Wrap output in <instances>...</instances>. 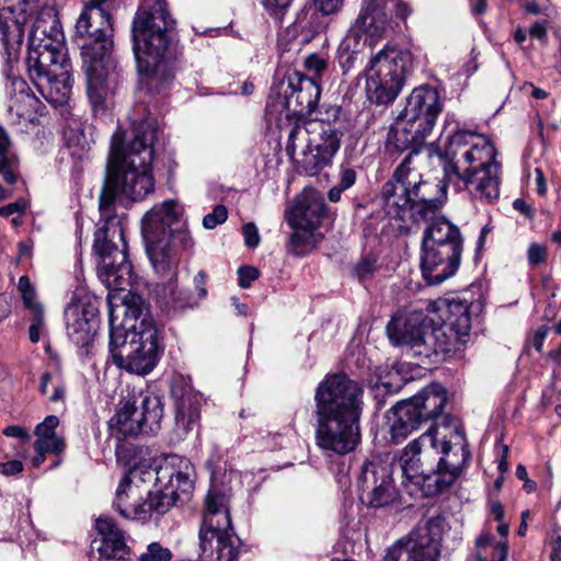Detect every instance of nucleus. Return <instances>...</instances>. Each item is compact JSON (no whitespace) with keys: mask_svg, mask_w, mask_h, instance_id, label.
I'll list each match as a JSON object with an SVG mask.
<instances>
[{"mask_svg":"<svg viewBox=\"0 0 561 561\" xmlns=\"http://www.w3.org/2000/svg\"><path fill=\"white\" fill-rule=\"evenodd\" d=\"M288 88L291 91L288 98L295 99L299 105V112L311 114L317 108L321 88L314 78L295 71L288 76Z\"/></svg>","mask_w":561,"mask_h":561,"instance_id":"32","label":"nucleus"},{"mask_svg":"<svg viewBox=\"0 0 561 561\" xmlns=\"http://www.w3.org/2000/svg\"><path fill=\"white\" fill-rule=\"evenodd\" d=\"M242 234L244 244L248 248H256L261 242V237L257 227L253 222H248L242 226Z\"/></svg>","mask_w":561,"mask_h":561,"instance_id":"47","label":"nucleus"},{"mask_svg":"<svg viewBox=\"0 0 561 561\" xmlns=\"http://www.w3.org/2000/svg\"><path fill=\"white\" fill-rule=\"evenodd\" d=\"M527 259L529 264L531 265H539L543 263L547 259L546 245L539 243H531L527 251Z\"/></svg>","mask_w":561,"mask_h":561,"instance_id":"48","label":"nucleus"},{"mask_svg":"<svg viewBox=\"0 0 561 561\" xmlns=\"http://www.w3.org/2000/svg\"><path fill=\"white\" fill-rule=\"evenodd\" d=\"M95 528L101 537V545L98 547L100 559L127 560L130 557L124 533L112 518L104 516L96 518Z\"/></svg>","mask_w":561,"mask_h":561,"instance_id":"28","label":"nucleus"},{"mask_svg":"<svg viewBox=\"0 0 561 561\" xmlns=\"http://www.w3.org/2000/svg\"><path fill=\"white\" fill-rule=\"evenodd\" d=\"M19 290L21 293L23 302L25 307L33 312L37 310H43L41 305L36 301L35 289L30 282L27 276H21L19 279Z\"/></svg>","mask_w":561,"mask_h":561,"instance_id":"42","label":"nucleus"},{"mask_svg":"<svg viewBox=\"0 0 561 561\" xmlns=\"http://www.w3.org/2000/svg\"><path fill=\"white\" fill-rule=\"evenodd\" d=\"M356 181V172L351 168H345L341 170L340 173V183L342 190H348Z\"/></svg>","mask_w":561,"mask_h":561,"instance_id":"57","label":"nucleus"},{"mask_svg":"<svg viewBox=\"0 0 561 561\" xmlns=\"http://www.w3.org/2000/svg\"><path fill=\"white\" fill-rule=\"evenodd\" d=\"M111 0H89L76 23V37L81 47L87 76V92L94 110L103 108L110 95L108 77L113 67V21Z\"/></svg>","mask_w":561,"mask_h":561,"instance_id":"4","label":"nucleus"},{"mask_svg":"<svg viewBox=\"0 0 561 561\" xmlns=\"http://www.w3.org/2000/svg\"><path fill=\"white\" fill-rule=\"evenodd\" d=\"M98 308L91 301L78 300L65 309L66 329L69 339L85 347L93 341L98 327Z\"/></svg>","mask_w":561,"mask_h":561,"instance_id":"23","label":"nucleus"},{"mask_svg":"<svg viewBox=\"0 0 561 561\" xmlns=\"http://www.w3.org/2000/svg\"><path fill=\"white\" fill-rule=\"evenodd\" d=\"M206 284V274L204 271H199L194 277V285L197 290V295L199 299H205L207 296V289L205 287Z\"/></svg>","mask_w":561,"mask_h":561,"instance_id":"60","label":"nucleus"},{"mask_svg":"<svg viewBox=\"0 0 561 561\" xmlns=\"http://www.w3.org/2000/svg\"><path fill=\"white\" fill-rule=\"evenodd\" d=\"M293 0H262L263 7L271 15L278 18L288 9Z\"/></svg>","mask_w":561,"mask_h":561,"instance_id":"50","label":"nucleus"},{"mask_svg":"<svg viewBox=\"0 0 561 561\" xmlns=\"http://www.w3.org/2000/svg\"><path fill=\"white\" fill-rule=\"evenodd\" d=\"M201 394L192 389L184 390L176 401L175 430L180 438L188 433L198 431L199 410L202 407Z\"/></svg>","mask_w":561,"mask_h":561,"instance_id":"31","label":"nucleus"},{"mask_svg":"<svg viewBox=\"0 0 561 561\" xmlns=\"http://www.w3.org/2000/svg\"><path fill=\"white\" fill-rule=\"evenodd\" d=\"M444 164L448 181L480 169L499 164L496 149L484 135L470 130H457L448 139Z\"/></svg>","mask_w":561,"mask_h":561,"instance_id":"13","label":"nucleus"},{"mask_svg":"<svg viewBox=\"0 0 561 561\" xmlns=\"http://www.w3.org/2000/svg\"><path fill=\"white\" fill-rule=\"evenodd\" d=\"M427 330L428 321L423 311H401L389 321L387 335L393 345L408 346L421 356Z\"/></svg>","mask_w":561,"mask_h":561,"instance_id":"20","label":"nucleus"},{"mask_svg":"<svg viewBox=\"0 0 561 561\" xmlns=\"http://www.w3.org/2000/svg\"><path fill=\"white\" fill-rule=\"evenodd\" d=\"M405 401L423 424L440 415L447 402V393L440 385L433 383Z\"/></svg>","mask_w":561,"mask_h":561,"instance_id":"29","label":"nucleus"},{"mask_svg":"<svg viewBox=\"0 0 561 561\" xmlns=\"http://www.w3.org/2000/svg\"><path fill=\"white\" fill-rule=\"evenodd\" d=\"M203 561H237L240 539L234 535L225 495L209 491L199 529Z\"/></svg>","mask_w":561,"mask_h":561,"instance_id":"9","label":"nucleus"},{"mask_svg":"<svg viewBox=\"0 0 561 561\" xmlns=\"http://www.w3.org/2000/svg\"><path fill=\"white\" fill-rule=\"evenodd\" d=\"M547 359L550 360L554 366H561V342L557 348L547 353Z\"/></svg>","mask_w":561,"mask_h":561,"instance_id":"64","label":"nucleus"},{"mask_svg":"<svg viewBox=\"0 0 561 561\" xmlns=\"http://www.w3.org/2000/svg\"><path fill=\"white\" fill-rule=\"evenodd\" d=\"M45 327L43 310L33 312L32 323L28 329V336L32 343H37L41 339V333Z\"/></svg>","mask_w":561,"mask_h":561,"instance_id":"46","label":"nucleus"},{"mask_svg":"<svg viewBox=\"0 0 561 561\" xmlns=\"http://www.w3.org/2000/svg\"><path fill=\"white\" fill-rule=\"evenodd\" d=\"M156 480L163 486V490L151 492L147 489L146 504L148 522L156 515L165 514L175 503L179 493H185L192 488L190 477L181 470L160 467L156 472Z\"/></svg>","mask_w":561,"mask_h":561,"instance_id":"19","label":"nucleus"},{"mask_svg":"<svg viewBox=\"0 0 561 561\" xmlns=\"http://www.w3.org/2000/svg\"><path fill=\"white\" fill-rule=\"evenodd\" d=\"M27 206L28 204L24 198H19L18 201L1 207L0 215L3 217H9L13 214L21 215L26 210Z\"/></svg>","mask_w":561,"mask_h":561,"instance_id":"52","label":"nucleus"},{"mask_svg":"<svg viewBox=\"0 0 561 561\" xmlns=\"http://www.w3.org/2000/svg\"><path fill=\"white\" fill-rule=\"evenodd\" d=\"M23 470V463L20 460H10L0 463V471L4 476H14Z\"/></svg>","mask_w":561,"mask_h":561,"instance_id":"58","label":"nucleus"},{"mask_svg":"<svg viewBox=\"0 0 561 561\" xmlns=\"http://www.w3.org/2000/svg\"><path fill=\"white\" fill-rule=\"evenodd\" d=\"M501 163L454 178L465 184L472 199L492 204L500 196Z\"/></svg>","mask_w":561,"mask_h":561,"instance_id":"27","label":"nucleus"},{"mask_svg":"<svg viewBox=\"0 0 561 561\" xmlns=\"http://www.w3.org/2000/svg\"><path fill=\"white\" fill-rule=\"evenodd\" d=\"M156 124L144 119L133 127L131 136L117 128L112 136L107 176L100 195L99 207L104 226L94 248L101 260L99 277L111 290H125L133 282V266L127 260V244L121 221L113 216L117 196L140 202L154 191L152 174Z\"/></svg>","mask_w":561,"mask_h":561,"instance_id":"1","label":"nucleus"},{"mask_svg":"<svg viewBox=\"0 0 561 561\" xmlns=\"http://www.w3.org/2000/svg\"><path fill=\"white\" fill-rule=\"evenodd\" d=\"M409 51L385 47L374 55L365 68L366 94L376 105L392 103L400 94L411 67Z\"/></svg>","mask_w":561,"mask_h":561,"instance_id":"10","label":"nucleus"},{"mask_svg":"<svg viewBox=\"0 0 561 561\" xmlns=\"http://www.w3.org/2000/svg\"><path fill=\"white\" fill-rule=\"evenodd\" d=\"M387 424L389 427L390 440L393 444L402 443L410 434L419 430L422 425L405 400L398 402L387 412Z\"/></svg>","mask_w":561,"mask_h":561,"instance_id":"33","label":"nucleus"},{"mask_svg":"<svg viewBox=\"0 0 561 561\" xmlns=\"http://www.w3.org/2000/svg\"><path fill=\"white\" fill-rule=\"evenodd\" d=\"M227 208L222 205H217L210 214H207L203 219V226L206 229H214L227 220Z\"/></svg>","mask_w":561,"mask_h":561,"instance_id":"44","label":"nucleus"},{"mask_svg":"<svg viewBox=\"0 0 561 561\" xmlns=\"http://www.w3.org/2000/svg\"><path fill=\"white\" fill-rule=\"evenodd\" d=\"M419 156L412 150L398 165L393 178L386 182L381 190L387 213L401 217L405 210H412V204L420 196V190L427 187L428 183L422 181L421 174L412 167L413 160Z\"/></svg>","mask_w":561,"mask_h":561,"instance_id":"18","label":"nucleus"},{"mask_svg":"<svg viewBox=\"0 0 561 561\" xmlns=\"http://www.w3.org/2000/svg\"><path fill=\"white\" fill-rule=\"evenodd\" d=\"M325 205L324 199L316 190L302 191L285 211L288 226L293 229L287 251L295 256H304L313 250L323 239L319 232Z\"/></svg>","mask_w":561,"mask_h":561,"instance_id":"11","label":"nucleus"},{"mask_svg":"<svg viewBox=\"0 0 561 561\" xmlns=\"http://www.w3.org/2000/svg\"><path fill=\"white\" fill-rule=\"evenodd\" d=\"M362 398V387L344 374L330 375L319 383L314 393L316 444L322 451L344 456L357 447Z\"/></svg>","mask_w":561,"mask_h":561,"instance_id":"2","label":"nucleus"},{"mask_svg":"<svg viewBox=\"0 0 561 561\" xmlns=\"http://www.w3.org/2000/svg\"><path fill=\"white\" fill-rule=\"evenodd\" d=\"M305 68L312 75L311 78L320 77L327 68V61L317 54H310L305 58Z\"/></svg>","mask_w":561,"mask_h":561,"instance_id":"45","label":"nucleus"},{"mask_svg":"<svg viewBox=\"0 0 561 561\" xmlns=\"http://www.w3.org/2000/svg\"><path fill=\"white\" fill-rule=\"evenodd\" d=\"M392 479V459L389 455H374L364 462L358 483L362 486H371Z\"/></svg>","mask_w":561,"mask_h":561,"instance_id":"36","label":"nucleus"},{"mask_svg":"<svg viewBox=\"0 0 561 561\" xmlns=\"http://www.w3.org/2000/svg\"><path fill=\"white\" fill-rule=\"evenodd\" d=\"M446 307L447 319L427 331L421 356L442 355L444 359L461 353L470 337L471 319L469 306L465 301H440Z\"/></svg>","mask_w":561,"mask_h":561,"instance_id":"14","label":"nucleus"},{"mask_svg":"<svg viewBox=\"0 0 561 561\" xmlns=\"http://www.w3.org/2000/svg\"><path fill=\"white\" fill-rule=\"evenodd\" d=\"M7 2L10 4L0 12V33L3 47L11 56L20 49L23 41L28 0H7Z\"/></svg>","mask_w":561,"mask_h":561,"instance_id":"25","label":"nucleus"},{"mask_svg":"<svg viewBox=\"0 0 561 561\" xmlns=\"http://www.w3.org/2000/svg\"><path fill=\"white\" fill-rule=\"evenodd\" d=\"M181 208L172 199L154 205L142 218L146 251L154 274L174 295L181 253L193 248L194 241L180 220Z\"/></svg>","mask_w":561,"mask_h":561,"instance_id":"5","label":"nucleus"},{"mask_svg":"<svg viewBox=\"0 0 561 561\" xmlns=\"http://www.w3.org/2000/svg\"><path fill=\"white\" fill-rule=\"evenodd\" d=\"M0 174L8 184H14L19 175V159L3 127H0Z\"/></svg>","mask_w":561,"mask_h":561,"instance_id":"37","label":"nucleus"},{"mask_svg":"<svg viewBox=\"0 0 561 561\" xmlns=\"http://www.w3.org/2000/svg\"><path fill=\"white\" fill-rule=\"evenodd\" d=\"M508 553V547L505 541L497 542L494 547V552L492 556L493 561H506Z\"/></svg>","mask_w":561,"mask_h":561,"instance_id":"61","label":"nucleus"},{"mask_svg":"<svg viewBox=\"0 0 561 561\" xmlns=\"http://www.w3.org/2000/svg\"><path fill=\"white\" fill-rule=\"evenodd\" d=\"M162 417L161 397L149 392L128 393L119 401L108 426L112 435L122 440L141 432L157 431Z\"/></svg>","mask_w":561,"mask_h":561,"instance_id":"12","label":"nucleus"},{"mask_svg":"<svg viewBox=\"0 0 561 561\" xmlns=\"http://www.w3.org/2000/svg\"><path fill=\"white\" fill-rule=\"evenodd\" d=\"M513 207L515 210L524 214L526 217L530 218L533 216V210L529 205L524 199L517 198L513 203Z\"/></svg>","mask_w":561,"mask_h":561,"instance_id":"63","label":"nucleus"},{"mask_svg":"<svg viewBox=\"0 0 561 561\" xmlns=\"http://www.w3.org/2000/svg\"><path fill=\"white\" fill-rule=\"evenodd\" d=\"M356 27L371 38H381L394 28L385 4L377 0H364V8L356 20Z\"/></svg>","mask_w":561,"mask_h":561,"instance_id":"30","label":"nucleus"},{"mask_svg":"<svg viewBox=\"0 0 561 561\" xmlns=\"http://www.w3.org/2000/svg\"><path fill=\"white\" fill-rule=\"evenodd\" d=\"M139 470L131 469L119 482L114 501V507L118 514L129 520L148 523V511L145 507L147 486L139 484Z\"/></svg>","mask_w":561,"mask_h":561,"instance_id":"21","label":"nucleus"},{"mask_svg":"<svg viewBox=\"0 0 561 561\" xmlns=\"http://www.w3.org/2000/svg\"><path fill=\"white\" fill-rule=\"evenodd\" d=\"M26 64L33 82L39 77L53 76L55 71L67 68L69 65L64 42H59V45L53 42L41 43L38 46L35 43H28Z\"/></svg>","mask_w":561,"mask_h":561,"instance_id":"24","label":"nucleus"},{"mask_svg":"<svg viewBox=\"0 0 561 561\" xmlns=\"http://www.w3.org/2000/svg\"><path fill=\"white\" fill-rule=\"evenodd\" d=\"M529 35L531 37L543 39L547 36V27L545 24L540 22H536L529 30Z\"/></svg>","mask_w":561,"mask_h":561,"instance_id":"62","label":"nucleus"},{"mask_svg":"<svg viewBox=\"0 0 561 561\" xmlns=\"http://www.w3.org/2000/svg\"><path fill=\"white\" fill-rule=\"evenodd\" d=\"M259 270L253 266H241L238 270L239 285L242 288H249L251 284L259 277Z\"/></svg>","mask_w":561,"mask_h":561,"instance_id":"49","label":"nucleus"},{"mask_svg":"<svg viewBox=\"0 0 561 561\" xmlns=\"http://www.w3.org/2000/svg\"><path fill=\"white\" fill-rule=\"evenodd\" d=\"M160 350L159 330L150 318L144 317L138 325L127 329L115 324L110 310V353L117 367L147 375L156 367Z\"/></svg>","mask_w":561,"mask_h":561,"instance_id":"7","label":"nucleus"},{"mask_svg":"<svg viewBox=\"0 0 561 561\" xmlns=\"http://www.w3.org/2000/svg\"><path fill=\"white\" fill-rule=\"evenodd\" d=\"M549 328L547 325L539 327L533 336V346L536 348V351L541 352L543 347L545 340L548 335Z\"/></svg>","mask_w":561,"mask_h":561,"instance_id":"59","label":"nucleus"},{"mask_svg":"<svg viewBox=\"0 0 561 561\" xmlns=\"http://www.w3.org/2000/svg\"><path fill=\"white\" fill-rule=\"evenodd\" d=\"M59 424V420L55 415H48L43 422L35 427V435L37 439L34 443V448H43L45 442L53 436H56L55 430Z\"/></svg>","mask_w":561,"mask_h":561,"instance_id":"41","label":"nucleus"},{"mask_svg":"<svg viewBox=\"0 0 561 561\" xmlns=\"http://www.w3.org/2000/svg\"><path fill=\"white\" fill-rule=\"evenodd\" d=\"M171 551L162 547L159 542H151L147 547V551L138 557V561H169Z\"/></svg>","mask_w":561,"mask_h":561,"instance_id":"43","label":"nucleus"},{"mask_svg":"<svg viewBox=\"0 0 561 561\" xmlns=\"http://www.w3.org/2000/svg\"><path fill=\"white\" fill-rule=\"evenodd\" d=\"M431 187L432 185L428 183L427 187L420 190V196L413 202L411 211L421 219H431L432 221L434 218H437L435 215L442 207V201L439 198L427 197Z\"/></svg>","mask_w":561,"mask_h":561,"instance_id":"40","label":"nucleus"},{"mask_svg":"<svg viewBox=\"0 0 561 561\" xmlns=\"http://www.w3.org/2000/svg\"><path fill=\"white\" fill-rule=\"evenodd\" d=\"M35 450H45L47 453L60 454L65 449V442L59 436H53L47 439L43 446V448H34Z\"/></svg>","mask_w":561,"mask_h":561,"instance_id":"54","label":"nucleus"},{"mask_svg":"<svg viewBox=\"0 0 561 561\" xmlns=\"http://www.w3.org/2000/svg\"><path fill=\"white\" fill-rule=\"evenodd\" d=\"M442 529L436 519L419 523L387 550L381 561H438Z\"/></svg>","mask_w":561,"mask_h":561,"instance_id":"16","label":"nucleus"},{"mask_svg":"<svg viewBox=\"0 0 561 561\" xmlns=\"http://www.w3.org/2000/svg\"><path fill=\"white\" fill-rule=\"evenodd\" d=\"M442 112L439 94L430 85L413 89L403 111L389 133V142L398 150L421 144L433 130Z\"/></svg>","mask_w":561,"mask_h":561,"instance_id":"8","label":"nucleus"},{"mask_svg":"<svg viewBox=\"0 0 561 561\" xmlns=\"http://www.w3.org/2000/svg\"><path fill=\"white\" fill-rule=\"evenodd\" d=\"M432 427L435 430L437 449L433 492H442L458 479L470 459V451L457 423L449 425L444 421L442 425L435 423Z\"/></svg>","mask_w":561,"mask_h":561,"instance_id":"15","label":"nucleus"},{"mask_svg":"<svg viewBox=\"0 0 561 561\" xmlns=\"http://www.w3.org/2000/svg\"><path fill=\"white\" fill-rule=\"evenodd\" d=\"M360 491L362 501L366 502L371 507L386 506L392 503L397 496L392 479L380 482L376 485L371 484V486H362Z\"/></svg>","mask_w":561,"mask_h":561,"instance_id":"38","label":"nucleus"},{"mask_svg":"<svg viewBox=\"0 0 561 561\" xmlns=\"http://www.w3.org/2000/svg\"><path fill=\"white\" fill-rule=\"evenodd\" d=\"M435 430L431 426L421 436L410 442L401 451L399 465L403 478L432 492L437 463Z\"/></svg>","mask_w":561,"mask_h":561,"instance_id":"17","label":"nucleus"},{"mask_svg":"<svg viewBox=\"0 0 561 561\" xmlns=\"http://www.w3.org/2000/svg\"><path fill=\"white\" fill-rule=\"evenodd\" d=\"M462 247L446 245L422 249L421 270L430 285H438L458 271L461 262Z\"/></svg>","mask_w":561,"mask_h":561,"instance_id":"22","label":"nucleus"},{"mask_svg":"<svg viewBox=\"0 0 561 561\" xmlns=\"http://www.w3.org/2000/svg\"><path fill=\"white\" fill-rule=\"evenodd\" d=\"M359 32L356 26L352 28L339 47L340 62L343 67H352L360 51V46L365 45V43H360L362 34ZM364 42H367V38H364Z\"/></svg>","mask_w":561,"mask_h":561,"instance_id":"39","label":"nucleus"},{"mask_svg":"<svg viewBox=\"0 0 561 561\" xmlns=\"http://www.w3.org/2000/svg\"><path fill=\"white\" fill-rule=\"evenodd\" d=\"M392 2L396 19L404 22L411 15L412 8L404 0H392Z\"/></svg>","mask_w":561,"mask_h":561,"instance_id":"53","label":"nucleus"},{"mask_svg":"<svg viewBox=\"0 0 561 561\" xmlns=\"http://www.w3.org/2000/svg\"><path fill=\"white\" fill-rule=\"evenodd\" d=\"M26 10L27 13L39 10L30 30L28 43H35L38 46L41 43L53 42L55 45H59V42H64L57 12L53 5L48 4L47 0L43 2L41 0H28Z\"/></svg>","mask_w":561,"mask_h":561,"instance_id":"26","label":"nucleus"},{"mask_svg":"<svg viewBox=\"0 0 561 561\" xmlns=\"http://www.w3.org/2000/svg\"><path fill=\"white\" fill-rule=\"evenodd\" d=\"M342 137L343 131L335 124L298 117L289 130L286 152L300 173L313 176L332 164Z\"/></svg>","mask_w":561,"mask_h":561,"instance_id":"6","label":"nucleus"},{"mask_svg":"<svg viewBox=\"0 0 561 561\" xmlns=\"http://www.w3.org/2000/svg\"><path fill=\"white\" fill-rule=\"evenodd\" d=\"M375 262L369 259H364L354 268V274L360 280L370 277L375 272Z\"/></svg>","mask_w":561,"mask_h":561,"instance_id":"51","label":"nucleus"},{"mask_svg":"<svg viewBox=\"0 0 561 561\" xmlns=\"http://www.w3.org/2000/svg\"><path fill=\"white\" fill-rule=\"evenodd\" d=\"M33 83L42 96L55 105L66 103L71 92L68 67L60 71H55L53 76L39 77Z\"/></svg>","mask_w":561,"mask_h":561,"instance_id":"35","label":"nucleus"},{"mask_svg":"<svg viewBox=\"0 0 561 561\" xmlns=\"http://www.w3.org/2000/svg\"><path fill=\"white\" fill-rule=\"evenodd\" d=\"M447 244L462 247L460 230L444 217L434 218L423 232L422 249Z\"/></svg>","mask_w":561,"mask_h":561,"instance_id":"34","label":"nucleus"},{"mask_svg":"<svg viewBox=\"0 0 561 561\" xmlns=\"http://www.w3.org/2000/svg\"><path fill=\"white\" fill-rule=\"evenodd\" d=\"M174 24L164 0H141L131 34L137 68L148 92H159L174 79L171 51Z\"/></svg>","mask_w":561,"mask_h":561,"instance_id":"3","label":"nucleus"},{"mask_svg":"<svg viewBox=\"0 0 561 561\" xmlns=\"http://www.w3.org/2000/svg\"><path fill=\"white\" fill-rule=\"evenodd\" d=\"M314 3L323 14H332L340 10L343 0H314Z\"/></svg>","mask_w":561,"mask_h":561,"instance_id":"55","label":"nucleus"},{"mask_svg":"<svg viewBox=\"0 0 561 561\" xmlns=\"http://www.w3.org/2000/svg\"><path fill=\"white\" fill-rule=\"evenodd\" d=\"M2 433H3V435H5L8 437H15L21 440L28 442L31 438L28 432L24 427L19 426V425L7 426L5 428H3Z\"/></svg>","mask_w":561,"mask_h":561,"instance_id":"56","label":"nucleus"}]
</instances>
